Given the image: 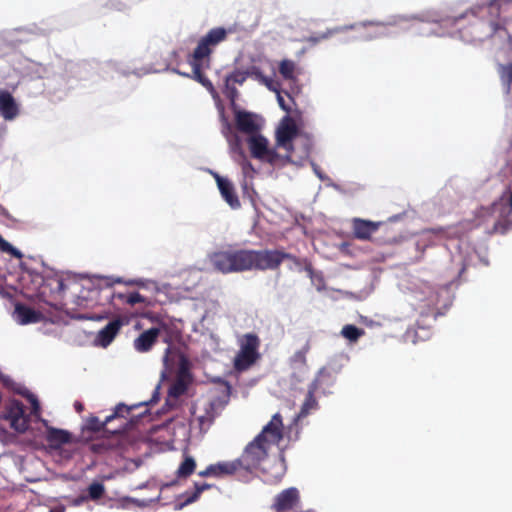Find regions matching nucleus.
Instances as JSON below:
<instances>
[{"mask_svg": "<svg viewBox=\"0 0 512 512\" xmlns=\"http://www.w3.org/2000/svg\"><path fill=\"white\" fill-rule=\"evenodd\" d=\"M380 222H373L364 219L353 220V234L356 239L369 240L371 235L376 232L380 226Z\"/></svg>", "mask_w": 512, "mask_h": 512, "instance_id": "nucleus-18", "label": "nucleus"}, {"mask_svg": "<svg viewBox=\"0 0 512 512\" xmlns=\"http://www.w3.org/2000/svg\"><path fill=\"white\" fill-rule=\"evenodd\" d=\"M238 96V91L235 88H226V97L230 99V108L232 109V101L236 103V97Z\"/></svg>", "mask_w": 512, "mask_h": 512, "instance_id": "nucleus-58", "label": "nucleus"}, {"mask_svg": "<svg viewBox=\"0 0 512 512\" xmlns=\"http://www.w3.org/2000/svg\"><path fill=\"white\" fill-rule=\"evenodd\" d=\"M209 263L215 270L224 273V252L209 255Z\"/></svg>", "mask_w": 512, "mask_h": 512, "instance_id": "nucleus-41", "label": "nucleus"}, {"mask_svg": "<svg viewBox=\"0 0 512 512\" xmlns=\"http://www.w3.org/2000/svg\"><path fill=\"white\" fill-rule=\"evenodd\" d=\"M101 5L107 6L111 9L117 11H124L128 9L135 2H131V0H100Z\"/></svg>", "mask_w": 512, "mask_h": 512, "instance_id": "nucleus-38", "label": "nucleus"}, {"mask_svg": "<svg viewBox=\"0 0 512 512\" xmlns=\"http://www.w3.org/2000/svg\"><path fill=\"white\" fill-rule=\"evenodd\" d=\"M88 495L91 499L93 500H97V499H100L104 493H105V487H104V484L99 482V481H93L89 486H88Z\"/></svg>", "mask_w": 512, "mask_h": 512, "instance_id": "nucleus-39", "label": "nucleus"}, {"mask_svg": "<svg viewBox=\"0 0 512 512\" xmlns=\"http://www.w3.org/2000/svg\"><path fill=\"white\" fill-rule=\"evenodd\" d=\"M173 356L177 358L178 370L182 375L189 372L190 362L189 359L181 352L175 351Z\"/></svg>", "mask_w": 512, "mask_h": 512, "instance_id": "nucleus-43", "label": "nucleus"}, {"mask_svg": "<svg viewBox=\"0 0 512 512\" xmlns=\"http://www.w3.org/2000/svg\"><path fill=\"white\" fill-rule=\"evenodd\" d=\"M1 418L9 421L10 427L18 434H23L30 428L31 416L26 413L24 404L18 399L9 401Z\"/></svg>", "mask_w": 512, "mask_h": 512, "instance_id": "nucleus-8", "label": "nucleus"}, {"mask_svg": "<svg viewBox=\"0 0 512 512\" xmlns=\"http://www.w3.org/2000/svg\"><path fill=\"white\" fill-rule=\"evenodd\" d=\"M317 391L318 389L315 388V385L309 384L305 400L297 415L298 419L305 418L310 414L311 411L318 409V401L315 398V393Z\"/></svg>", "mask_w": 512, "mask_h": 512, "instance_id": "nucleus-22", "label": "nucleus"}, {"mask_svg": "<svg viewBox=\"0 0 512 512\" xmlns=\"http://www.w3.org/2000/svg\"><path fill=\"white\" fill-rule=\"evenodd\" d=\"M297 134L298 128L294 120L289 117L283 119L276 131V146L286 150V155H289V162H291V156L294 151L292 141Z\"/></svg>", "mask_w": 512, "mask_h": 512, "instance_id": "nucleus-11", "label": "nucleus"}, {"mask_svg": "<svg viewBox=\"0 0 512 512\" xmlns=\"http://www.w3.org/2000/svg\"><path fill=\"white\" fill-rule=\"evenodd\" d=\"M0 381H1V383H2L5 387H7V388H13V385H14V381H13V379H12L10 376L5 375V374H4V373H2L1 371H0Z\"/></svg>", "mask_w": 512, "mask_h": 512, "instance_id": "nucleus-57", "label": "nucleus"}, {"mask_svg": "<svg viewBox=\"0 0 512 512\" xmlns=\"http://www.w3.org/2000/svg\"><path fill=\"white\" fill-rule=\"evenodd\" d=\"M90 64L87 62L58 61L47 69L44 87L54 101H61L79 80H87Z\"/></svg>", "mask_w": 512, "mask_h": 512, "instance_id": "nucleus-3", "label": "nucleus"}, {"mask_svg": "<svg viewBox=\"0 0 512 512\" xmlns=\"http://www.w3.org/2000/svg\"><path fill=\"white\" fill-rule=\"evenodd\" d=\"M196 469V461L190 455H185L183 461L180 463L176 476L177 478H187L194 473Z\"/></svg>", "mask_w": 512, "mask_h": 512, "instance_id": "nucleus-25", "label": "nucleus"}, {"mask_svg": "<svg viewBox=\"0 0 512 512\" xmlns=\"http://www.w3.org/2000/svg\"><path fill=\"white\" fill-rule=\"evenodd\" d=\"M84 428L87 431H90V432H93V433H98V432H101V431H105V432H108V433L112 434V431H113V430H110L108 428H105V423H102V421H100V419L97 416L89 417L87 419L86 423H85Z\"/></svg>", "mask_w": 512, "mask_h": 512, "instance_id": "nucleus-31", "label": "nucleus"}, {"mask_svg": "<svg viewBox=\"0 0 512 512\" xmlns=\"http://www.w3.org/2000/svg\"><path fill=\"white\" fill-rule=\"evenodd\" d=\"M249 72L235 71L230 76L226 77V88L228 89V84L232 81L237 84H243L247 79Z\"/></svg>", "mask_w": 512, "mask_h": 512, "instance_id": "nucleus-47", "label": "nucleus"}, {"mask_svg": "<svg viewBox=\"0 0 512 512\" xmlns=\"http://www.w3.org/2000/svg\"><path fill=\"white\" fill-rule=\"evenodd\" d=\"M194 487H195V491L191 494V496L194 497L195 501H197L203 491L214 487V485L206 483V482H203V483L195 482Z\"/></svg>", "mask_w": 512, "mask_h": 512, "instance_id": "nucleus-49", "label": "nucleus"}, {"mask_svg": "<svg viewBox=\"0 0 512 512\" xmlns=\"http://www.w3.org/2000/svg\"><path fill=\"white\" fill-rule=\"evenodd\" d=\"M142 317H144L145 319H148L150 322L155 324V326H159V323H161L163 321V319L165 318L164 316H162L160 314L153 313L150 311L143 313Z\"/></svg>", "mask_w": 512, "mask_h": 512, "instance_id": "nucleus-53", "label": "nucleus"}, {"mask_svg": "<svg viewBox=\"0 0 512 512\" xmlns=\"http://www.w3.org/2000/svg\"><path fill=\"white\" fill-rule=\"evenodd\" d=\"M299 502V491L295 487H290L283 490L275 497L272 509L277 512L291 511L297 507Z\"/></svg>", "mask_w": 512, "mask_h": 512, "instance_id": "nucleus-15", "label": "nucleus"}, {"mask_svg": "<svg viewBox=\"0 0 512 512\" xmlns=\"http://www.w3.org/2000/svg\"><path fill=\"white\" fill-rule=\"evenodd\" d=\"M52 28L45 23H30L24 26L16 27L19 39V45L34 40L35 38L47 36L52 32Z\"/></svg>", "mask_w": 512, "mask_h": 512, "instance_id": "nucleus-14", "label": "nucleus"}, {"mask_svg": "<svg viewBox=\"0 0 512 512\" xmlns=\"http://www.w3.org/2000/svg\"><path fill=\"white\" fill-rule=\"evenodd\" d=\"M252 158L272 166H284L289 163V155L279 154L275 148L269 147L268 139L261 132L246 139Z\"/></svg>", "mask_w": 512, "mask_h": 512, "instance_id": "nucleus-5", "label": "nucleus"}, {"mask_svg": "<svg viewBox=\"0 0 512 512\" xmlns=\"http://www.w3.org/2000/svg\"><path fill=\"white\" fill-rule=\"evenodd\" d=\"M283 438V422L280 413L272 416L262 431L245 447L242 455L226 463V475H234L239 481L247 482L252 478L268 456L272 445H278Z\"/></svg>", "mask_w": 512, "mask_h": 512, "instance_id": "nucleus-1", "label": "nucleus"}, {"mask_svg": "<svg viewBox=\"0 0 512 512\" xmlns=\"http://www.w3.org/2000/svg\"><path fill=\"white\" fill-rule=\"evenodd\" d=\"M116 296L119 299L125 298L126 303H128L130 305H135V304L143 303L146 301V298L142 294H140L138 291H133V292L129 293L127 297H125V295L122 293H118Z\"/></svg>", "mask_w": 512, "mask_h": 512, "instance_id": "nucleus-44", "label": "nucleus"}, {"mask_svg": "<svg viewBox=\"0 0 512 512\" xmlns=\"http://www.w3.org/2000/svg\"><path fill=\"white\" fill-rule=\"evenodd\" d=\"M203 63L204 61H195V59L192 58L189 59V64L192 67V79L205 87L212 96L219 115V122L221 124L220 132L224 135V103L213 83L202 72Z\"/></svg>", "mask_w": 512, "mask_h": 512, "instance_id": "nucleus-9", "label": "nucleus"}, {"mask_svg": "<svg viewBox=\"0 0 512 512\" xmlns=\"http://www.w3.org/2000/svg\"><path fill=\"white\" fill-rule=\"evenodd\" d=\"M160 389H161V384L158 383L156 385V387L154 388L151 398L149 400L141 401V402L137 403V405H139V407H142V406H150V405L156 404L160 400Z\"/></svg>", "mask_w": 512, "mask_h": 512, "instance_id": "nucleus-48", "label": "nucleus"}, {"mask_svg": "<svg viewBox=\"0 0 512 512\" xmlns=\"http://www.w3.org/2000/svg\"><path fill=\"white\" fill-rule=\"evenodd\" d=\"M232 112L234 115L233 128L236 132L247 137L261 132L263 120L259 115L241 109L234 100L232 101Z\"/></svg>", "mask_w": 512, "mask_h": 512, "instance_id": "nucleus-7", "label": "nucleus"}, {"mask_svg": "<svg viewBox=\"0 0 512 512\" xmlns=\"http://www.w3.org/2000/svg\"><path fill=\"white\" fill-rule=\"evenodd\" d=\"M42 286L48 287L52 293H61V292L65 291V289H66L64 280L58 276L43 277L42 278Z\"/></svg>", "mask_w": 512, "mask_h": 512, "instance_id": "nucleus-27", "label": "nucleus"}, {"mask_svg": "<svg viewBox=\"0 0 512 512\" xmlns=\"http://www.w3.org/2000/svg\"><path fill=\"white\" fill-rule=\"evenodd\" d=\"M13 317L18 324L27 325L39 322L42 318V315L39 311L26 304L16 303Z\"/></svg>", "mask_w": 512, "mask_h": 512, "instance_id": "nucleus-17", "label": "nucleus"}, {"mask_svg": "<svg viewBox=\"0 0 512 512\" xmlns=\"http://www.w3.org/2000/svg\"><path fill=\"white\" fill-rule=\"evenodd\" d=\"M279 73L286 80L296 79V63L290 59H284L279 63Z\"/></svg>", "mask_w": 512, "mask_h": 512, "instance_id": "nucleus-28", "label": "nucleus"}, {"mask_svg": "<svg viewBox=\"0 0 512 512\" xmlns=\"http://www.w3.org/2000/svg\"><path fill=\"white\" fill-rule=\"evenodd\" d=\"M284 260L297 262V258L281 250H237L226 253V271L275 270Z\"/></svg>", "mask_w": 512, "mask_h": 512, "instance_id": "nucleus-2", "label": "nucleus"}, {"mask_svg": "<svg viewBox=\"0 0 512 512\" xmlns=\"http://www.w3.org/2000/svg\"><path fill=\"white\" fill-rule=\"evenodd\" d=\"M0 252L10 255L16 259H22L24 254L15 246H13L10 242L5 240L0 234Z\"/></svg>", "mask_w": 512, "mask_h": 512, "instance_id": "nucleus-32", "label": "nucleus"}, {"mask_svg": "<svg viewBox=\"0 0 512 512\" xmlns=\"http://www.w3.org/2000/svg\"><path fill=\"white\" fill-rule=\"evenodd\" d=\"M178 479L179 478H176V479L171 480L170 482L163 483L161 485V489L163 490V489L170 488V487H173V486L177 485L178 484Z\"/></svg>", "mask_w": 512, "mask_h": 512, "instance_id": "nucleus-61", "label": "nucleus"}, {"mask_svg": "<svg viewBox=\"0 0 512 512\" xmlns=\"http://www.w3.org/2000/svg\"><path fill=\"white\" fill-rule=\"evenodd\" d=\"M363 28L365 29L363 36L367 39L381 37L386 35L388 32V24L384 23L370 22L368 24H363Z\"/></svg>", "mask_w": 512, "mask_h": 512, "instance_id": "nucleus-24", "label": "nucleus"}, {"mask_svg": "<svg viewBox=\"0 0 512 512\" xmlns=\"http://www.w3.org/2000/svg\"><path fill=\"white\" fill-rule=\"evenodd\" d=\"M239 350L233 359V371L231 373L241 374L250 370L261 359V340L256 333H246L237 339Z\"/></svg>", "mask_w": 512, "mask_h": 512, "instance_id": "nucleus-4", "label": "nucleus"}, {"mask_svg": "<svg viewBox=\"0 0 512 512\" xmlns=\"http://www.w3.org/2000/svg\"><path fill=\"white\" fill-rule=\"evenodd\" d=\"M66 507L63 504H58L49 509V512H65Z\"/></svg>", "mask_w": 512, "mask_h": 512, "instance_id": "nucleus-62", "label": "nucleus"}, {"mask_svg": "<svg viewBox=\"0 0 512 512\" xmlns=\"http://www.w3.org/2000/svg\"><path fill=\"white\" fill-rule=\"evenodd\" d=\"M218 403H220V399H217L216 401H211L209 403V409H206V414L198 417V422L200 426H203L205 424L210 425L212 423L215 417L213 411L215 407L218 405Z\"/></svg>", "mask_w": 512, "mask_h": 512, "instance_id": "nucleus-40", "label": "nucleus"}, {"mask_svg": "<svg viewBox=\"0 0 512 512\" xmlns=\"http://www.w3.org/2000/svg\"><path fill=\"white\" fill-rule=\"evenodd\" d=\"M187 390V382L184 379L179 378L169 386L167 396L179 403V398L184 395Z\"/></svg>", "mask_w": 512, "mask_h": 512, "instance_id": "nucleus-26", "label": "nucleus"}, {"mask_svg": "<svg viewBox=\"0 0 512 512\" xmlns=\"http://www.w3.org/2000/svg\"><path fill=\"white\" fill-rule=\"evenodd\" d=\"M40 422L46 427L45 438L51 450H61L64 445L74 441V436L70 431L50 426L44 418H40Z\"/></svg>", "mask_w": 512, "mask_h": 512, "instance_id": "nucleus-12", "label": "nucleus"}, {"mask_svg": "<svg viewBox=\"0 0 512 512\" xmlns=\"http://www.w3.org/2000/svg\"><path fill=\"white\" fill-rule=\"evenodd\" d=\"M90 317H91V318H89L90 321L100 322L102 320L109 318V313L104 312V313H100V314H90Z\"/></svg>", "mask_w": 512, "mask_h": 512, "instance_id": "nucleus-59", "label": "nucleus"}, {"mask_svg": "<svg viewBox=\"0 0 512 512\" xmlns=\"http://www.w3.org/2000/svg\"><path fill=\"white\" fill-rule=\"evenodd\" d=\"M31 405V412H30V416H34L36 417V419L38 421H40V418L41 417V405H40V401L37 397V395H35L33 392H27V395H26V398H25Z\"/></svg>", "mask_w": 512, "mask_h": 512, "instance_id": "nucleus-36", "label": "nucleus"}, {"mask_svg": "<svg viewBox=\"0 0 512 512\" xmlns=\"http://www.w3.org/2000/svg\"><path fill=\"white\" fill-rule=\"evenodd\" d=\"M137 408H139V405H137V403L132 404V405H127L123 402H120L115 406L113 413H117L118 418H124L125 417L124 412L128 414L130 411L137 409Z\"/></svg>", "mask_w": 512, "mask_h": 512, "instance_id": "nucleus-45", "label": "nucleus"}, {"mask_svg": "<svg viewBox=\"0 0 512 512\" xmlns=\"http://www.w3.org/2000/svg\"><path fill=\"white\" fill-rule=\"evenodd\" d=\"M128 324V319L125 317H116L110 320L99 332L95 338L97 346L106 348L111 344L114 338L119 333L122 326Z\"/></svg>", "mask_w": 512, "mask_h": 512, "instance_id": "nucleus-13", "label": "nucleus"}, {"mask_svg": "<svg viewBox=\"0 0 512 512\" xmlns=\"http://www.w3.org/2000/svg\"><path fill=\"white\" fill-rule=\"evenodd\" d=\"M224 41V26L211 29L206 35L200 38L190 58L195 61H204L209 58L216 46Z\"/></svg>", "mask_w": 512, "mask_h": 512, "instance_id": "nucleus-10", "label": "nucleus"}, {"mask_svg": "<svg viewBox=\"0 0 512 512\" xmlns=\"http://www.w3.org/2000/svg\"><path fill=\"white\" fill-rule=\"evenodd\" d=\"M205 171L209 172L210 174H212L214 176L216 183H217V188L219 190V193H220L221 197L224 199V191H225L224 176L220 175L217 172L212 171L211 169H205Z\"/></svg>", "mask_w": 512, "mask_h": 512, "instance_id": "nucleus-52", "label": "nucleus"}, {"mask_svg": "<svg viewBox=\"0 0 512 512\" xmlns=\"http://www.w3.org/2000/svg\"><path fill=\"white\" fill-rule=\"evenodd\" d=\"M181 319L171 318L166 316L159 326H153L154 329L158 330V336L163 334V342L168 346L165 349L162 362L164 369L161 371V379L165 380L168 378L167 372L172 370L174 365V359L171 357L172 354V343L178 339L181 335V328L179 327V323Z\"/></svg>", "mask_w": 512, "mask_h": 512, "instance_id": "nucleus-6", "label": "nucleus"}, {"mask_svg": "<svg viewBox=\"0 0 512 512\" xmlns=\"http://www.w3.org/2000/svg\"><path fill=\"white\" fill-rule=\"evenodd\" d=\"M225 199L226 203H228L231 208L237 209L240 207V201L235 193L234 186L227 179L225 184Z\"/></svg>", "mask_w": 512, "mask_h": 512, "instance_id": "nucleus-35", "label": "nucleus"}, {"mask_svg": "<svg viewBox=\"0 0 512 512\" xmlns=\"http://www.w3.org/2000/svg\"><path fill=\"white\" fill-rule=\"evenodd\" d=\"M20 112L19 104L6 89H0V114L6 121L14 120Z\"/></svg>", "mask_w": 512, "mask_h": 512, "instance_id": "nucleus-16", "label": "nucleus"}, {"mask_svg": "<svg viewBox=\"0 0 512 512\" xmlns=\"http://www.w3.org/2000/svg\"><path fill=\"white\" fill-rule=\"evenodd\" d=\"M148 416L151 417V412L149 409H145L143 412H141L137 415L131 416L128 420L123 422L120 426L113 429L112 435L125 434L128 431H131V430L137 428L140 425V423Z\"/></svg>", "mask_w": 512, "mask_h": 512, "instance_id": "nucleus-21", "label": "nucleus"}, {"mask_svg": "<svg viewBox=\"0 0 512 512\" xmlns=\"http://www.w3.org/2000/svg\"><path fill=\"white\" fill-rule=\"evenodd\" d=\"M106 66H107V68H109L111 70H114L115 72H117V73H119V74H121L123 76H128L130 74H134L137 77H140L141 75L146 73V72L142 73L141 70H137V69L130 70L124 64H122L120 62H117V61H114V60L107 61L106 62Z\"/></svg>", "mask_w": 512, "mask_h": 512, "instance_id": "nucleus-29", "label": "nucleus"}, {"mask_svg": "<svg viewBox=\"0 0 512 512\" xmlns=\"http://www.w3.org/2000/svg\"><path fill=\"white\" fill-rule=\"evenodd\" d=\"M158 338V330L153 327L142 332L135 340H134V348L138 352H147L149 351Z\"/></svg>", "mask_w": 512, "mask_h": 512, "instance_id": "nucleus-20", "label": "nucleus"}, {"mask_svg": "<svg viewBox=\"0 0 512 512\" xmlns=\"http://www.w3.org/2000/svg\"><path fill=\"white\" fill-rule=\"evenodd\" d=\"M282 93H284V94H285V95L290 99V101H291L293 104H295V101H294V99H293L292 95H291L289 92H287V91H283V90H282V91H280V92H278V93L276 94V95H277V101H278V104H279V106L281 107V109H282V110H284L285 112H288V113H289V112H291V111H292V107H291V105H289V104L285 101V99H284V97H283Z\"/></svg>", "mask_w": 512, "mask_h": 512, "instance_id": "nucleus-46", "label": "nucleus"}, {"mask_svg": "<svg viewBox=\"0 0 512 512\" xmlns=\"http://www.w3.org/2000/svg\"><path fill=\"white\" fill-rule=\"evenodd\" d=\"M190 276L193 280V284L197 283L200 280V271L199 270H193L190 272Z\"/></svg>", "mask_w": 512, "mask_h": 512, "instance_id": "nucleus-63", "label": "nucleus"}, {"mask_svg": "<svg viewBox=\"0 0 512 512\" xmlns=\"http://www.w3.org/2000/svg\"><path fill=\"white\" fill-rule=\"evenodd\" d=\"M341 334L349 341L356 342L361 336L365 334V331L355 325L348 324L342 328Z\"/></svg>", "mask_w": 512, "mask_h": 512, "instance_id": "nucleus-30", "label": "nucleus"}, {"mask_svg": "<svg viewBox=\"0 0 512 512\" xmlns=\"http://www.w3.org/2000/svg\"><path fill=\"white\" fill-rule=\"evenodd\" d=\"M19 46V39L16 32V27L7 28L0 31V49L9 48L14 49Z\"/></svg>", "mask_w": 512, "mask_h": 512, "instance_id": "nucleus-23", "label": "nucleus"}, {"mask_svg": "<svg viewBox=\"0 0 512 512\" xmlns=\"http://www.w3.org/2000/svg\"><path fill=\"white\" fill-rule=\"evenodd\" d=\"M194 497L191 495L187 496L186 499L183 502H177L174 506V510L179 511L182 510L184 507H186L189 504L194 503Z\"/></svg>", "mask_w": 512, "mask_h": 512, "instance_id": "nucleus-56", "label": "nucleus"}, {"mask_svg": "<svg viewBox=\"0 0 512 512\" xmlns=\"http://www.w3.org/2000/svg\"><path fill=\"white\" fill-rule=\"evenodd\" d=\"M200 477H222L224 476V461L210 464L205 470L199 472Z\"/></svg>", "mask_w": 512, "mask_h": 512, "instance_id": "nucleus-33", "label": "nucleus"}, {"mask_svg": "<svg viewBox=\"0 0 512 512\" xmlns=\"http://www.w3.org/2000/svg\"><path fill=\"white\" fill-rule=\"evenodd\" d=\"M230 152L239 155L241 158H245V151L243 149V142L238 134H232L228 139Z\"/></svg>", "mask_w": 512, "mask_h": 512, "instance_id": "nucleus-34", "label": "nucleus"}, {"mask_svg": "<svg viewBox=\"0 0 512 512\" xmlns=\"http://www.w3.org/2000/svg\"><path fill=\"white\" fill-rule=\"evenodd\" d=\"M310 342L307 341L305 345L298 351L294 353L291 358V361L296 364L305 365L306 364V355L310 351Z\"/></svg>", "mask_w": 512, "mask_h": 512, "instance_id": "nucleus-42", "label": "nucleus"}, {"mask_svg": "<svg viewBox=\"0 0 512 512\" xmlns=\"http://www.w3.org/2000/svg\"><path fill=\"white\" fill-rule=\"evenodd\" d=\"M340 31H342V28H336L334 30H328L325 33H322V34H319V35H316V36H311L309 38V41H311L313 43H316V42H319L320 40L326 39V38L330 37L331 35H333L334 33H338Z\"/></svg>", "mask_w": 512, "mask_h": 512, "instance_id": "nucleus-54", "label": "nucleus"}, {"mask_svg": "<svg viewBox=\"0 0 512 512\" xmlns=\"http://www.w3.org/2000/svg\"><path fill=\"white\" fill-rule=\"evenodd\" d=\"M16 392L21 395L22 397L26 398V395H27V392H31L28 388L26 387H21L19 389H16Z\"/></svg>", "mask_w": 512, "mask_h": 512, "instance_id": "nucleus-64", "label": "nucleus"}, {"mask_svg": "<svg viewBox=\"0 0 512 512\" xmlns=\"http://www.w3.org/2000/svg\"><path fill=\"white\" fill-rule=\"evenodd\" d=\"M65 314L70 319L78 320V321L89 320V318H91L90 313H78L74 309H67L65 311Z\"/></svg>", "mask_w": 512, "mask_h": 512, "instance_id": "nucleus-51", "label": "nucleus"}, {"mask_svg": "<svg viewBox=\"0 0 512 512\" xmlns=\"http://www.w3.org/2000/svg\"><path fill=\"white\" fill-rule=\"evenodd\" d=\"M160 499V495H158L156 498L150 499V500H136L138 506L145 507L149 502L158 501Z\"/></svg>", "mask_w": 512, "mask_h": 512, "instance_id": "nucleus-60", "label": "nucleus"}, {"mask_svg": "<svg viewBox=\"0 0 512 512\" xmlns=\"http://www.w3.org/2000/svg\"><path fill=\"white\" fill-rule=\"evenodd\" d=\"M501 77L510 86L512 84V64L501 66Z\"/></svg>", "mask_w": 512, "mask_h": 512, "instance_id": "nucleus-50", "label": "nucleus"}, {"mask_svg": "<svg viewBox=\"0 0 512 512\" xmlns=\"http://www.w3.org/2000/svg\"><path fill=\"white\" fill-rule=\"evenodd\" d=\"M264 83L265 85L267 86V88L273 92H275L276 94L280 91H282L280 89V85L278 82H275L273 81L272 79H268V78H265L264 79Z\"/></svg>", "mask_w": 512, "mask_h": 512, "instance_id": "nucleus-55", "label": "nucleus"}, {"mask_svg": "<svg viewBox=\"0 0 512 512\" xmlns=\"http://www.w3.org/2000/svg\"><path fill=\"white\" fill-rule=\"evenodd\" d=\"M338 371L333 367H323L318 372L315 379L310 383L315 385L316 389L325 390L327 387L334 385L336 382Z\"/></svg>", "mask_w": 512, "mask_h": 512, "instance_id": "nucleus-19", "label": "nucleus"}, {"mask_svg": "<svg viewBox=\"0 0 512 512\" xmlns=\"http://www.w3.org/2000/svg\"><path fill=\"white\" fill-rule=\"evenodd\" d=\"M178 405L179 403L176 400L167 396L164 404L155 412V416L150 417L149 421H152L155 418H159L160 416L170 412L171 410L176 409Z\"/></svg>", "mask_w": 512, "mask_h": 512, "instance_id": "nucleus-37", "label": "nucleus"}]
</instances>
